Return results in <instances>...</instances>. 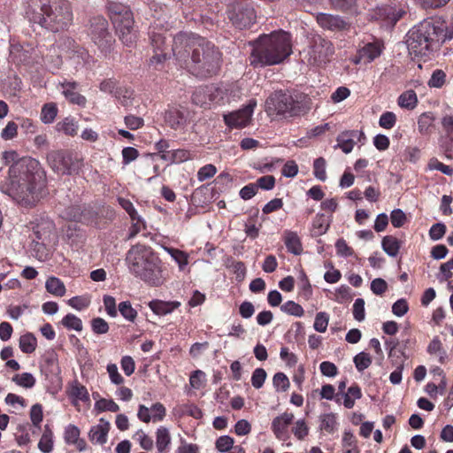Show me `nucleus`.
I'll list each match as a JSON object with an SVG mask.
<instances>
[{"label": "nucleus", "mask_w": 453, "mask_h": 453, "mask_svg": "<svg viewBox=\"0 0 453 453\" xmlns=\"http://www.w3.org/2000/svg\"><path fill=\"white\" fill-rule=\"evenodd\" d=\"M126 261L135 277L151 286L163 284L161 260L150 246L133 245L127 253Z\"/></svg>", "instance_id": "6"}, {"label": "nucleus", "mask_w": 453, "mask_h": 453, "mask_svg": "<svg viewBox=\"0 0 453 453\" xmlns=\"http://www.w3.org/2000/svg\"><path fill=\"white\" fill-rule=\"evenodd\" d=\"M382 250L392 257L398 255L401 247L399 240L393 235H386L381 241Z\"/></svg>", "instance_id": "27"}, {"label": "nucleus", "mask_w": 453, "mask_h": 453, "mask_svg": "<svg viewBox=\"0 0 453 453\" xmlns=\"http://www.w3.org/2000/svg\"><path fill=\"white\" fill-rule=\"evenodd\" d=\"M167 251L171 257L178 263L181 270L185 265H188V255L184 251L173 248L167 249Z\"/></svg>", "instance_id": "51"}, {"label": "nucleus", "mask_w": 453, "mask_h": 453, "mask_svg": "<svg viewBox=\"0 0 453 453\" xmlns=\"http://www.w3.org/2000/svg\"><path fill=\"white\" fill-rule=\"evenodd\" d=\"M273 384L277 391L285 392L288 389L290 383L287 375L283 372H277L273 378Z\"/></svg>", "instance_id": "43"}, {"label": "nucleus", "mask_w": 453, "mask_h": 453, "mask_svg": "<svg viewBox=\"0 0 453 453\" xmlns=\"http://www.w3.org/2000/svg\"><path fill=\"white\" fill-rule=\"evenodd\" d=\"M336 425V418L333 413H328L320 418V429L327 433H333Z\"/></svg>", "instance_id": "49"}, {"label": "nucleus", "mask_w": 453, "mask_h": 453, "mask_svg": "<svg viewBox=\"0 0 453 453\" xmlns=\"http://www.w3.org/2000/svg\"><path fill=\"white\" fill-rule=\"evenodd\" d=\"M353 316L357 321H363L365 317V300L357 298L353 304Z\"/></svg>", "instance_id": "59"}, {"label": "nucleus", "mask_w": 453, "mask_h": 453, "mask_svg": "<svg viewBox=\"0 0 453 453\" xmlns=\"http://www.w3.org/2000/svg\"><path fill=\"white\" fill-rule=\"evenodd\" d=\"M165 122L173 129L182 128L187 122L185 112L178 107H170L165 111Z\"/></svg>", "instance_id": "19"}, {"label": "nucleus", "mask_w": 453, "mask_h": 453, "mask_svg": "<svg viewBox=\"0 0 453 453\" xmlns=\"http://www.w3.org/2000/svg\"><path fill=\"white\" fill-rule=\"evenodd\" d=\"M405 13L400 6L395 4L383 5L378 8L377 15L379 18L387 20L388 23L395 25Z\"/></svg>", "instance_id": "20"}, {"label": "nucleus", "mask_w": 453, "mask_h": 453, "mask_svg": "<svg viewBox=\"0 0 453 453\" xmlns=\"http://www.w3.org/2000/svg\"><path fill=\"white\" fill-rule=\"evenodd\" d=\"M354 364L356 368L359 372H363L366 368H368L372 364V358L370 355L366 352H360L354 357Z\"/></svg>", "instance_id": "42"}, {"label": "nucleus", "mask_w": 453, "mask_h": 453, "mask_svg": "<svg viewBox=\"0 0 453 453\" xmlns=\"http://www.w3.org/2000/svg\"><path fill=\"white\" fill-rule=\"evenodd\" d=\"M334 53L333 43L320 35L312 37L310 42L308 52L309 62L312 65H320L329 61Z\"/></svg>", "instance_id": "12"}, {"label": "nucleus", "mask_w": 453, "mask_h": 453, "mask_svg": "<svg viewBox=\"0 0 453 453\" xmlns=\"http://www.w3.org/2000/svg\"><path fill=\"white\" fill-rule=\"evenodd\" d=\"M335 248H336L337 254L341 257H350L354 253L352 248H350L347 244L346 241L343 239L337 240V242L335 243Z\"/></svg>", "instance_id": "63"}, {"label": "nucleus", "mask_w": 453, "mask_h": 453, "mask_svg": "<svg viewBox=\"0 0 453 453\" xmlns=\"http://www.w3.org/2000/svg\"><path fill=\"white\" fill-rule=\"evenodd\" d=\"M58 131L65 133L66 135L74 136L77 134L78 124L72 118H65L59 121L56 126Z\"/></svg>", "instance_id": "34"}, {"label": "nucleus", "mask_w": 453, "mask_h": 453, "mask_svg": "<svg viewBox=\"0 0 453 453\" xmlns=\"http://www.w3.org/2000/svg\"><path fill=\"white\" fill-rule=\"evenodd\" d=\"M453 38V18L446 21L441 18H429L414 26L406 35L410 54L428 56L437 50L447 40Z\"/></svg>", "instance_id": "3"}, {"label": "nucleus", "mask_w": 453, "mask_h": 453, "mask_svg": "<svg viewBox=\"0 0 453 453\" xmlns=\"http://www.w3.org/2000/svg\"><path fill=\"white\" fill-rule=\"evenodd\" d=\"M90 325L93 333L96 334H106L110 328L108 323L100 317L92 319Z\"/></svg>", "instance_id": "46"}, {"label": "nucleus", "mask_w": 453, "mask_h": 453, "mask_svg": "<svg viewBox=\"0 0 453 453\" xmlns=\"http://www.w3.org/2000/svg\"><path fill=\"white\" fill-rule=\"evenodd\" d=\"M418 104V97L414 90L410 89L400 95L398 104L402 108L412 110Z\"/></svg>", "instance_id": "30"}, {"label": "nucleus", "mask_w": 453, "mask_h": 453, "mask_svg": "<svg viewBox=\"0 0 453 453\" xmlns=\"http://www.w3.org/2000/svg\"><path fill=\"white\" fill-rule=\"evenodd\" d=\"M150 45L154 55L150 58L151 64H161L166 59V32L161 29L157 31V26H151L149 31Z\"/></svg>", "instance_id": "13"}, {"label": "nucleus", "mask_w": 453, "mask_h": 453, "mask_svg": "<svg viewBox=\"0 0 453 453\" xmlns=\"http://www.w3.org/2000/svg\"><path fill=\"white\" fill-rule=\"evenodd\" d=\"M406 219V215L401 209H395L391 211L390 220L395 227H402L405 224Z\"/></svg>", "instance_id": "55"}, {"label": "nucleus", "mask_w": 453, "mask_h": 453, "mask_svg": "<svg viewBox=\"0 0 453 453\" xmlns=\"http://www.w3.org/2000/svg\"><path fill=\"white\" fill-rule=\"evenodd\" d=\"M99 424L91 427L88 437L91 441H95L98 444H104L107 441V434L110 429V423L104 420L103 418H100Z\"/></svg>", "instance_id": "22"}, {"label": "nucleus", "mask_w": 453, "mask_h": 453, "mask_svg": "<svg viewBox=\"0 0 453 453\" xmlns=\"http://www.w3.org/2000/svg\"><path fill=\"white\" fill-rule=\"evenodd\" d=\"M149 306L154 313L157 315H165L178 308L180 306V303L153 300L150 303Z\"/></svg>", "instance_id": "25"}, {"label": "nucleus", "mask_w": 453, "mask_h": 453, "mask_svg": "<svg viewBox=\"0 0 453 453\" xmlns=\"http://www.w3.org/2000/svg\"><path fill=\"white\" fill-rule=\"evenodd\" d=\"M281 311L295 317H302L304 313L303 307L294 301H288L280 306Z\"/></svg>", "instance_id": "40"}, {"label": "nucleus", "mask_w": 453, "mask_h": 453, "mask_svg": "<svg viewBox=\"0 0 453 453\" xmlns=\"http://www.w3.org/2000/svg\"><path fill=\"white\" fill-rule=\"evenodd\" d=\"M132 96L133 91L127 89L125 88H120L115 91V97L119 101V103L125 106L128 107L132 104Z\"/></svg>", "instance_id": "50"}, {"label": "nucleus", "mask_w": 453, "mask_h": 453, "mask_svg": "<svg viewBox=\"0 0 453 453\" xmlns=\"http://www.w3.org/2000/svg\"><path fill=\"white\" fill-rule=\"evenodd\" d=\"M252 46L250 62L254 68L279 65L292 53L291 35L282 30L264 34Z\"/></svg>", "instance_id": "5"}, {"label": "nucleus", "mask_w": 453, "mask_h": 453, "mask_svg": "<svg viewBox=\"0 0 453 453\" xmlns=\"http://www.w3.org/2000/svg\"><path fill=\"white\" fill-rule=\"evenodd\" d=\"M173 54L193 75L207 78L215 75L220 66L221 53L205 38L180 32L173 39Z\"/></svg>", "instance_id": "1"}, {"label": "nucleus", "mask_w": 453, "mask_h": 453, "mask_svg": "<svg viewBox=\"0 0 453 453\" xmlns=\"http://www.w3.org/2000/svg\"><path fill=\"white\" fill-rule=\"evenodd\" d=\"M47 291L56 296H63L65 293L64 283L57 277H50L45 283Z\"/></svg>", "instance_id": "31"}, {"label": "nucleus", "mask_w": 453, "mask_h": 453, "mask_svg": "<svg viewBox=\"0 0 453 453\" xmlns=\"http://www.w3.org/2000/svg\"><path fill=\"white\" fill-rule=\"evenodd\" d=\"M409 311L408 303L405 299L401 298L397 300L394 304L392 305V312L397 316L402 317L404 314L407 313Z\"/></svg>", "instance_id": "64"}, {"label": "nucleus", "mask_w": 453, "mask_h": 453, "mask_svg": "<svg viewBox=\"0 0 453 453\" xmlns=\"http://www.w3.org/2000/svg\"><path fill=\"white\" fill-rule=\"evenodd\" d=\"M257 188L265 190H272L275 186V178L273 175H265L257 180Z\"/></svg>", "instance_id": "60"}, {"label": "nucleus", "mask_w": 453, "mask_h": 453, "mask_svg": "<svg viewBox=\"0 0 453 453\" xmlns=\"http://www.w3.org/2000/svg\"><path fill=\"white\" fill-rule=\"evenodd\" d=\"M388 289V283L381 278H376L371 282V290L377 296H381Z\"/></svg>", "instance_id": "62"}, {"label": "nucleus", "mask_w": 453, "mask_h": 453, "mask_svg": "<svg viewBox=\"0 0 453 453\" xmlns=\"http://www.w3.org/2000/svg\"><path fill=\"white\" fill-rule=\"evenodd\" d=\"M37 346V341L35 335L31 333L23 334L19 338V349L23 353H33Z\"/></svg>", "instance_id": "32"}, {"label": "nucleus", "mask_w": 453, "mask_h": 453, "mask_svg": "<svg viewBox=\"0 0 453 453\" xmlns=\"http://www.w3.org/2000/svg\"><path fill=\"white\" fill-rule=\"evenodd\" d=\"M35 50L33 48L26 49L24 46L17 44L12 45L11 50V56L14 61L19 64L28 65L35 55Z\"/></svg>", "instance_id": "23"}, {"label": "nucleus", "mask_w": 453, "mask_h": 453, "mask_svg": "<svg viewBox=\"0 0 453 453\" xmlns=\"http://www.w3.org/2000/svg\"><path fill=\"white\" fill-rule=\"evenodd\" d=\"M80 437V429L74 425H69L65 430V441L67 444H73Z\"/></svg>", "instance_id": "61"}, {"label": "nucleus", "mask_w": 453, "mask_h": 453, "mask_svg": "<svg viewBox=\"0 0 453 453\" xmlns=\"http://www.w3.org/2000/svg\"><path fill=\"white\" fill-rule=\"evenodd\" d=\"M257 101L251 99L243 108L224 115L226 125L231 128H240L250 124Z\"/></svg>", "instance_id": "14"}, {"label": "nucleus", "mask_w": 453, "mask_h": 453, "mask_svg": "<svg viewBox=\"0 0 453 453\" xmlns=\"http://www.w3.org/2000/svg\"><path fill=\"white\" fill-rule=\"evenodd\" d=\"M365 134L362 131L358 130H349L341 133L336 141L337 145L335 148H340L344 153H349L355 145V139L357 141H361V139H365Z\"/></svg>", "instance_id": "17"}, {"label": "nucleus", "mask_w": 453, "mask_h": 453, "mask_svg": "<svg viewBox=\"0 0 453 453\" xmlns=\"http://www.w3.org/2000/svg\"><path fill=\"white\" fill-rule=\"evenodd\" d=\"M215 447L219 452H227L234 449V439L228 435L219 437L215 442Z\"/></svg>", "instance_id": "47"}, {"label": "nucleus", "mask_w": 453, "mask_h": 453, "mask_svg": "<svg viewBox=\"0 0 453 453\" xmlns=\"http://www.w3.org/2000/svg\"><path fill=\"white\" fill-rule=\"evenodd\" d=\"M267 111L278 115L288 114L296 116L301 112L299 103L295 101L291 95L283 91H276L266 100Z\"/></svg>", "instance_id": "10"}, {"label": "nucleus", "mask_w": 453, "mask_h": 453, "mask_svg": "<svg viewBox=\"0 0 453 453\" xmlns=\"http://www.w3.org/2000/svg\"><path fill=\"white\" fill-rule=\"evenodd\" d=\"M52 168L61 174H72L79 171L82 165L81 157L72 151H55L48 156Z\"/></svg>", "instance_id": "11"}, {"label": "nucleus", "mask_w": 453, "mask_h": 453, "mask_svg": "<svg viewBox=\"0 0 453 453\" xmlns=\"http://www.w3.org/2000/svg\"><path fill=\"white\" fill-rule=\"evenodd\" d=\"M395 122H396V116L392 111L384 112L380 116V120H379L380 126L386 129L392 128L395 125Z\"/></svg>", "instance_id": "56"}, {"label": "nucleus", "mask_w": 453, "mask_h": 453, "mask_svg": "<svg viewBox=\"0 0 453 453\" xmlns=\"http://www.w3.org/2000/svg\"><path fill=\"white\" fill-rule=\"evenodd\" d=\"M62 325L67 329H73L75 331L82 330V321L74 314L69 313L65 315L61 321Z\"/></svg>", "instance_id": "37"}, {"label": "nucleus", "mask_w": 453, "mask_h": 453, "mask_svg": "<svg viewBox=\"0 0 453 453\" xmlns=\"http://www.w3.org/2000/svg\"><path fill=\"white\" fill-rule=\"evenodd\" d=\"M285 245L288 250L294 255H299L303 250L301 241L298 235L294 232L286 233Z\"/></svg>", "instance_id": "29"}, {"label": "nucleus", "mask_w": 453, "mask_h": 453, "mask_svg": "<svg viewBox=\"0 0 453 453\" xmlns=\"http://www.w3.org/2000/svg\"><path fill=\"white\" fill-rule=\"evenodd\" d=\"M120 314L128 321L134 322L137 317V311L132 307L129 301L121 302L119 304Z\"/></svg>", "instance_id": "41"}, {"label": "nucleus", "mask_w": 453, "mask_h": 453, "mask_svg": "<svg viewBox=\"0 0 453 453\" xmlns=\"http://www.w3.org/2000/svg\"><path fill=\"white\" fill-rule=\"evenodd\" d=\"M58 114V108L56 104L54 103H49L45 104L41 111V120L44 124H50L52 123Z\"/></svg>", "instance_id": "35"}, {"label": "nucleus", "mask_w": 453, "mask_h": 453, "mask_svg": "<svg viewBox=\"0 0 453 453\" xmlns=\"http://www.w3.org/2000/svg\"><path fill=\"white\" fill-rule=\"evenodd\" d=\"M71 395L83 402L89 401V395L87 388L78 382H74L72 386Z\"/></svg>", "instance_id": "48"}, {"label": "nucleus", "mask_w": 453, "mask_h": 453, "mask_svg": "<svg viewBox=\"0 0 453 453\" xmlns=\"http://www.w3.org/2000/svg\"><path fill=\"white\" fill-rule=\"evenodd\" d=\"M59 47L77 64L90 65L94 62L87 50L80 46L73 38L65 37L60 41Z\"/></svg>", "instance_id": "15"}, {"label": "nucleus", "mask_w": 453, "mask_h": 453, "mask_svg": "<svg viewBox=\"0 0 453 453\" xmlns=\"http://www.w3.org/2000/svg\"><path fill=\"white\" fill-rule=\"evenodd\" d=\"M38 162L23 158L12 164L9 169V180L3 191L18 203L34 206L41 198L44 188L42 173L35 171Z\"/></svg>", "instance_id": "2"}, {"label": "nucleus", "mask_w": 453, "mask_h": 453, "mask_svg": "<svg viewBox=\"0 0 453 453\" xmlns=\"http://www.w3.org/2000/svg\"><path fill=\"white\" fill-rule=\"evenodd\" d=\"M171 443V436L168 429L164 426H160L157 430L156 446L158 453H165L167 451L168 447Z\"/></svg>", "instance_id": "28"}, {"label": "nucleus", "mask_w": 453, "mask_h": 453, "mask_svg": "<svg viewBox=\"0 0 453 453\" xmlns=\"http://www.w3.org/2000/svg\"><path fill=\"white\" fill-rule=\"evenodd\" d=\"M12 381H14L17 385L25 388H31L35 384V377L29 372H23L21 374H16L12 378Z\"/></svg>", "instance_id": "36"}, {"label": "nucleus", "mask_w": 453, "mask_h": 453, "mask_svg": "<svg viewBox=\"0 0 453 453\" xmlns=\"http://www.w3.org/2000/svg\"><path fill=\"white\" fill-rule=\"evenodd\" d=\"M326 162L324 157H318L313 163L314 176L321 181H325L326 179Z\"/></svg>", "instance_id": "44"}, {"label": "nucleus", "mask_w": 453, "mask_h": 453, "mask_svg": "<svg viewBox=\"0 0 453 453\" xmlns=\"http://www.w3.org/2000/svg\"><path fill=\"white\" fill-rule=\"evenodd\" d=\"M62 88V94L73 104L84 107L87 99L84 96L77 92L78 83L75 81H64L59 84Z\"/></svg>", "instance_id": "18"}, {"label": "nucleus", "mask_w": 453, "mask_h": 453, "mask_svg": "<svg viewBox=\"0 0 453 453\" xmlns=\"http://www.w3.org/2000/svg\"><path fill=\"white\" fill-rule=\"evenodd\" d=\"M332 7L335 10L346 12L356 6L357 0H329Z\"/></svg>", "instance_id": "57"}, {"label": "nucleus", "mask_w": 453, "mask_h": 453, "mask_svg": "<svg viewBox=\"0 0 453 453\" xmlns=\"http://www.w3.org/2000/svg\"><path fill=\"white\" fill-rule=\"evenodd\" d=\"M329 227V222L326 220V217L322 213H319L316 215L313 221V228L316 235L324 234Z\"/></svg>", "instance_id": "39"}, {"label": "nucleus", "mask_w": 453, "mask_h": 453, "mask_svg": "<svg viewBox=\"0 0 453 453\" xmlns=\"http://www.w3.org/2000/svg\"><path fill=\"white\" fill-rule=\"evenodd\" d=\"M38 448L43 453H50L53 449V433L48 426H45Z\"/></svg>", "instance_id": "33"}, {"label": "nucleus", "mask_w": 453, "mask_h": 453, "mask_svg": "<svg viewBox=\"0 0 453 453\" xmlns=\"http://www.w3.org/2000/svg\"><path fill=\"white\" fill-rule=\"evenodd\" d=\"M329 317L326 312H319L314 321V329L319 333L326 332L328 326Z\"/></svg>", "instance_id": "53"}, {"label": "nucleus", "mask_w": 453, "mask_h": 453, "mask_svg": "<svg viewBox=\"0 0 453 453\" xmlns=\"http://www.w3.org/2000/svg\"><path fill=\"white\" fill-rule=\"evenodd\" d=\"M316 20L321 28L332 32H342L349 27L348 21L340 15L319 12Z\"/></svg>", "instance_id": "16"}, {"label": "nucleus", "mask_w": 453, "mask_h": 453, "mask_svg": "<svg viewBox=\"0 0 453 453\" xmlns=\"http://www.w3.org/2000/svg\"><path fill=\"white\" fill-rule=\"evenodd\" d=\"M26 15L29 21L58 33L68 29L73 14L68 0H25Z\"/></svg>", "instance_id": "4"}, {"label": "nucleus", "mask_w": 453, "mask_h": 453, "mask_svg": "<svg viewBox=\"0 0 453 453\" xmlns=\"http://www.w3.org/2000/svg\"><path fill=\"white\" fill-rule=\"evenodd\" d=\"M446 73L441 69H436L433 72L430 80L428 81V86L430 88H440L445 84Z\"/></svg>", "instance_id": "45"}, {"label": "nucleus", "mask_w": 453, "mask_h": 453, "mask_svg": "<svg viewBox=\"0 0 453 453\" xmlns=\"http://www.w3.org/2000/svg\"><path fill=\"white\" fill-rule=\"evenodd\" d=\"M266 372L263 368H257L254 370L251 376V384L255 388H260L263 387L266 379Z\"/></svg>", "instance_id": "52"}, {"label": "nucleus", "mask_w": 453, "mask_h": 453, "mask_svg": "<svg viewBox=\"0 0 453 453\" xmlns=\"http://www.w3.org/2000/svg\"><path fill=\"white\" fill-rule=\"evenodd\" d=\"M95 409L99 411H111L117 412L119 410V405L111 399L101 398L95 403Z\"/></svg>", "instance_id": "38"}, {"label": "nucleus", "mask_w": 453, "mask_h": 453, "mask_svg": "<svg viewBox=\"0 0 453 453\" xmlns=\"http://www.w3.org/2000/svg\"><path fill=\"white\" fill-rule=\"evenodd\" d=\"M161 158L169 161L170 163L179 164L183 163L192 158V155L189 150L179 149L173 150L167 154L161 155Z\"/></svg>", "instance_id": "26"}, {"label": "nucleus", "mask_w": 453, "mask_h": 453, "mask_svg": "<svg viewBox=\"0 0 453 453\" xmlns=\"http://www.w3.org/2000/svg\"><path fill=\"white\" fill-rule=\"evenodd\" d=\"M227 17L233 26L238 29L250 27L257 19L254 8L244 1H235L228 5Z\"/></svg>", "instance_id": "9"}, {"label": "nucleus", "mask_w": 453, "mask_h": 453, "mask_svg": "<svg viewBox=\"0 0 453 453\" xmlns=\"http://www.w3.org/2000/svg\"><path fill=\"white\" fill-rule=\"evenodd\" d=\"M217 173V168L214 165L208 164L201 167L197 172V179L199 181H203L213 177Z\"/></svg>", "instance_id": "54"}, {"label": "nucleus", "mask_w": 453, "mask_h": 453, "mask_svg": "<svg viewBox=\"0 0 453 453\" xmlns=\"http://www.w3.org/2000/svg\"><path fill=\"white\" fill-rule=\"evenodd\" d=\"M294 415L292 413L285 412L273 420L272 430L277 438L281 439L284 437L288 426L292 423Z\"/></svg>", "instance_id": "21"}, {"label": "nucleus", "mask_w": 453, "mask_h": 453, "mask_svg": "<svg viewBox=\"0 0 453 453\" xmlns=\"http://www.w3.org/2000/svg\"><path fill=\"white\" fill-rule=\"evenodd\" d=\"M88 35L104 56L113 50L115 38L109 29L108 21L103 16H96L89 19Z\"/></svg>", "instance_id": "8"}, {"label": "nucleus", "mask_w": 453, "mask_h": 453, "mask_svg": "<svg viewBox=\"0 0 453 453\" xmlns=\"http://www.w3.org/2000/svg\"><path fill=\"white\" fill-rule=\"evenodd\" d=\"M382 52L381 46L378 42H369L366 43L362 49L358 51V57L360 60H363L365 63H371L375 58L380 56Z\"/></svg>", "instance_id": "24"}, {"label": "nucleus", "mask_w": 453, "mask_h": 453, "mask_svg": "<svg viewBox=\"0 0 453 453\" xmlns=\"http://www.w3.org/2000/svg\"><path fill=\"white\" fill-rule=\"evenodd\" d=\"M446 230H447V227L445 226V224L435 223L431 226V228L429 230V237L433 241H438L444 236Z\"/></svg>", "instance_id": "58"}, {"label": "nucleus", "mask_w": 453, "mask_h": 453, "mask_svg": "<svg viewBox=\"0 0 453 453\" xmlns=\"http://www.w3.org/2000/svg\"><path fill=\"white\" fill-rule=\"evenodd\" d=\"M108 12L121 42L131 47L136 40L134 17L130 8L120 3L109 2Z\"/></svg>", "instance_id": "7"}]
</instances>
